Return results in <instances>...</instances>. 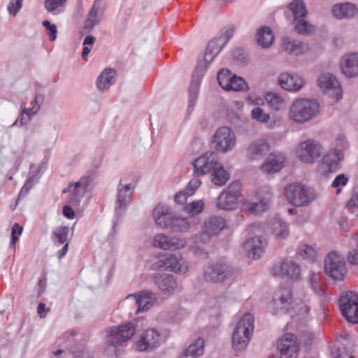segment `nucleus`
Wrapping results in <instances>:
<instances>
[{"label":"nucleus","instance_id":"nucleus-31","mask_svg":"<svg viewBox=\"0 0 358 358\" xmlns=\"http://www.w3.org/2000/svg\"><path fill=\"white\" fill-rule=\"evenodd\" d=\"M156 285L164 293L172 292L177 286L176 281L171 275H162L156 278Z\"/></svg>","mask_w":358,"mask_h":358},{"label":"nucleus","instance_id":"nucleus-49","mask_svg":"<svg viewBox=\"0 0 358 358\" xmlns=\"http://www.w3.org/2000/svg\"><path fill=\"white\" fill-rule=\"evenodd\" d=\"M248 88L245 81L241 77L234 75L229 86V91H243Z\"/></svg>","mask_w":358,"mask_h":358},{"label":"nucleus","instance_id":"nucleus-18","mask_svg":"<svg viewBox=\"0 0 358 358\" xmlns=\"http://www.w3.org/2000/svg\"><path fill=\"white\" fill-rule=\"evenodd\" d=\"M160 262L162 264L159 265V267H163L165 270L173 271L177 273L183 274L188 270V264L186 260L181 257H177L173 254L168 255L165 259Z\"/></svg>","mask_w":358,"mask_h":358},{"label":"nucleus","instance_id":"nucleus-4","mask_svg":"<svg viewBox=\"0 0 358 358\" xmlns=\"http://www.w3.org/2000/svg\"><path fill=\"white\" fill-rule=\"evenodd\" d=\"M254 330V317L250 313L245 314L238 321L232 335V344L236 350L246 348Z\"/></svg>","mask_w":358,"mask_h":358},{"label":"nucleus","instance_id":"nucleus-44","mask_svg":"<svg viewBox=\"0 0 358 358\" xmlns=\"http://www.w3.org/2000/svg\"><path fill=\"white\" fill-rule=\"evenodd\" d=\"M169 228L175 231L186 232L189 228V224L186 218L178 217L174 215Z\"/></svg>","mask_w":358,"mask_h":358},{"label":"nucleus","instance_id":"nucleus-43","mask_svg":"<svg viewBox=\"0 0 358 358\" xmlns=\"http://www.w3.org/2000/svg\"><path fill=\"white\" fill-rule=\"evenodd\" d=\"M234 75L228 69H222L217 73V80L221 87L229 91V86L231 83V80L233 78Z\"/></svg>","mask_w":358,"mask_h":358},{"label":"nucleus","instance_id":"nucleus-8","mask_svg":"<svg viewBox=\"0 0 358 358\" xmlns=\"http://www.w3.org/2000/svg\"><path fill=\"white\" fill-rule=\"evenodd\" d=\"M325 272L334 280H343L345 273V262L335 252H329L325 258Z\"/></svg>","mask_w":358,"mask_h":358},{"label":"nucleus","instance_id":"nucleus-41","mask_svg":"<svg viewBox=\"0 0 358 358\" xmlns=\"http://www.w3.org/2000/svg\"><path fill=\"white\" fill-rule=\"evenodd\" d=\"M289 8L292 11L294 20L299 17H305L307 10L302 0H294L289 4Z\"/></svg>","mask_w":358,"mask_h":358},{"label":"nucleus","instance_id":"nucleus-13","mask_svg":"<svg viewBox=\"0 0 358 358\" xmlns=\"http://www.w3.org/2000/svg\"><path fill=\"white\" fill-rule=\"evenodd\" d=\"M213 143L217 151L226 152L235 145V134L228 127H220L213 135Z\"/></svg>","mask_w":358,"mask_h":358},{"label":"nucleus","instance_id":"nucleus-3","mask_svg":"<svg viewBox=\"0 0 358 358\" xmlns=\"http://www.w3.org/2000/svg\"><path fill=\"white\" fill-rule=\"evenodd\" d=\"M106 351L115 355L118 353L119 347L131 338L135 333V327L131 322L117 327H113L107 331Z\"/></svg>","mask_w":358,"mask_h":358},{"label":"nucleus","instance_id":"nucleus-5","mask_svg":"<svg viewBox=\"0 0 358 358\" xmlns=\"http://www.w3.org/2000/svg\"><path fill=\"white\" fill-rule=\"evenodd\" d=\"M204 227L205 232L192 238V241L195 245H192L190 249L194 253H199L200 250H202L201 245L208 242L210 236L218 235L227 227V224L223 217L213 216L205 222Z\"/></svg>","mask_w":358,"mask_h":358},{"label":"nucleus","instance_id":"nucleus-22","mask_svg":"<svg viewBox=\"0 0 358 358\" xmlns=\"http://www.w3.org/2000/svg\"><path fill=\"white\" fill-rule=\"evenodd\" d=\"M285 161V157L282 153L272 152L268 156L261 169L264 173L278 172L283 167Z\"/></svg>","mask_w":358,"mask_h":358},{"label":"nucleus","instance_id":"nucleus-11","mask_svg":"<svg viewBox=\"0 0 358 358\" xmlns=\"http://www.w3.org/2000/svg\"><path fill=\"white\" fill-rule=\"evenodd\" d=\"M280 358H298L300 343L296 337L292 334H285L277 343Z\"/></svg>","mask_w":358,"mask_h":358},{"label":"nucleus","instance_id":"nucleus-17","mask_svg":"<svg viewBox=\"0 0 358 358\" xmlns=\"http://www.w3.org/2000/svg\"><path fill=\"white\" fill-rule=\"evenodd\" d=\"M217 162V157L215 153L206 152L193 162L194 174L202 176L211 172Z\"/></svg>","mask_w":358,"mask_h":358},{"label":"nucleus","instance_id":"nucleus-42","mask_svg":"<svg viewBox=\"0 0 358 358\" xmlns=\"http://www.w3.org/2000/svg\"><path fill=\"white\" fill-rule=\"evenodd\" d=\"M132 193L131 185L127 184L122 188H118L117 201L120 208L124 207L129 201Z\"/></svg>","mask_w":358,"mask_h":358},{"label":"nucleus","instance_id":"nucleus-61","mask_svg":"<svg viewBox=\"0 0 358 358\" xmlns=\"http://www.w3.org/2000/svg\"><path fill=\"white\" fill-rule=\"evenodd\" d=\"M315 334L309 331H305L301 335V340L306 345H310L315 338Z\"/></svg>","mask_w":358,"mask_h":358},{"label":"nucleus","instance_id":"nucleus-33","mask_svg":"<svg viewBox=\"0 0 358 358\" xmlns=\"http://www.w3.org/2000/svg\"><path fill=\"white\" fill-rule=\"evenodd\" d=\"M116 76L115 71L111 69H106L102 71L99 76L96 85L99 90H104L108 89L115 81Z\"/></svg>","mask_w":358,"mask_h":358},{"label":"nucleus","instance_id":"nucleus-46","mask_svg":"<svg viewBox=\"0 0 358 358\" xmlns=\"http://www.w3.org/2000/svg\"><path fill=\"white\" fill-rule=\"evenodd\" d=\"M243 207L252 214H258L264 212L268 208V201H262L259 203H245Z\"/></svg>","mask_w":358,"mask_h":358},{"label":"nucleus","instance_id":"nucleus-45","mask_svg":"<svg viewBox=\"0 0 358 358\" xmlns=\"http://www.w3.org/2000/svg\"><path fill=\"white\" fill-rule=\"evenodd\" d=\"M295 30L300 34H308L313 31L314 27L309 24L307 21L304 20V17H299L298 20H294Z\"/></svg>","mask_w":358,"mask_h":358},{"label":"nucleus","instance_id":"nucleus-60","mask_svg":"<svg viewBox=\"0 0 358 358\" xmlns=\"http://www.w3.org/2000/svg\"><path fill=\"white\" fill-rule=\"evenodd\" d=\"M189 192L187 190L181 191L178 192L175 196V201L179 204H184L188 196H189Z\"/></svg>","mask_w":358,"mask_h":358},{"label":"nucleus","instance_id":"nucleus-20","mask_svg":"<svg viewBox=\"0 0 358 358\" xmlns=\"http://www.w3.org/2000/svg\"><path fill=\"white\" fill-rule=\"evenodd\" d=\"M160 335L153 329L145 331L140 339L135 343L136 349L138 351H145L155 348L159 343Z\"/></svg>","mask_w":358,"mask_h":358},{"label":"nucleus","instance_id":"nucleus-35","mask_svg":"<svg viewBox=\"0 0 358 358\" xmlns=\"http://www.w3.org/2000/svg\"><path fill=\"white\" fill-rule=\"evenodd\" d=\"M222 38V36L209 42L204 55V59L206 62H211L215 56L221 50L222 45H220V41Z\"/></svg>","mask_w":358,"mask_h":358},{"label":"nucleus","instance_id":"nucleus-21","mask_svg":"<svg viewBox=\"0 0 358 358\" xmlns=\"http://www.w3.org/2000/svg\"><path fill=\"white\" fill-rule=\"evenodd\" d=\"M153 217L156 224L162 228H169L174 215L166 205L158 204L154 211Z\"/></svg>","mask_w":358,"mask_h":358},{"label":"nucleus","instance_id":"nucleus-26","mask_svg":"<svg viewBox=\"0 0 358 358\" xmlns=\"http://www.w3.org/2000/svg\"><path fill=\"white\" fill-rule=\"evenodd\" d=\"M343 158V154L342 152L333 149L323 157L322 161L329 171H335L338 169L339 163Z\"/></svg>","mask_w":358,"mask_h":358},{"label":"nucleus","instance_id":"nucleus-32","mask_svg":"<svg viewBox=\"0 0 358 358\" xmlns=\"http://www.w3.org/2000/svg\"><path fill=\"white\" fill-rule=\"evenodd\" d=\"M204 350V340L199 338L181 355L180 358H196L201 356Z\"/></svg>","mask_w":358,"mask_h":358},{"label":"nucleus","instance_id":"nucleus-38","mask_svg":"<svg viewBox=\"0 0 358 358\" xmlns=\"http://www.w3.org/2000/svg\"><path fill=\"white\" fill-rule=\"evenodd\" d=\"M265 99L268 106L275 110H280L285 108V101L283 98L276 93H267Z\"/></svg>","mask_w":358,"mask_h":358},{"label":"nucleus","instance_id":"nucleus-28","mask_svg":"<svg viewBox=\"0 0 358 358\" xmlns=\"http://www.w3.org/2000/svg\"><path fill=\"white\" fill-rule=\"evenodd\" d=\"M87 185V182H83V180L74 183L70 182L68 187L63 189L62 192L67 193L71 192L72 194L71 201L77 203L79 199L84 195Z\"/></svg>","mask_w":358,"mask_h":358},{"label":"nucleus","instance_id":"nucleus-23","mask_svg":"<svg viewBox=\"0 0 358 358\" xmlns=\"http://www.w3.org/2000/svg\"><path fill=\"white\" fill-rule=\"evenodd\" d=\"M341 69L342 73L348 77L358 76V53H350L343 56Z\"/></svg>","mask_w":358,"mask_h":358},{"label":"nucleus","instance_id":"nucleus-63","mask_svg":"<svg viewBox=\"0 0 358 358\" xmlns=\"http://www.w3.org/2000/svg\"><path fill=\"white\" fill-rule=\"evenodd\" d=\"M348 261L350 264H358V255L355 251H350L348 253Z\"/></svg>","mask_w":358,"mask_h":358},{"label":"nucleus","instance_id":"nucleus-14","mask_svg":"<svg viewBox=\"0 0 358 358\" xmlns=\"http://www.w3.org/2000/svg\"><path fill=\"white\" fill-rule=\"evenodd\" d=\"M271 272L274 276H282L297 280L301 276L299 266L290 259H283L273 266Z\"/></svg>","mask_w":358,"mask_h":358},{"label":"nucleus","instance_id":"nucleus-40","mask_svg":"<svg viewBox=\"0 0 358 358\" xmlns=\"http://www.w3.org/2000/svg\"><path fill=\"white\" fill-rule=\"evenodd\" d=\"M41 97L40 95L36 94L34 99L35 106L31 108H24L20 117V122L22 124H27L33 117L40 109V105L38 104V100Z\"/></svg>","mask_w":358,"mask_h":358},{"label":"nucleus","instance_id":"nucleus-10","mask_svg":"<svg viewBox=\"0 0 358 358\" xmlns=\"http://www.w3.org/2000/svg\"><path fill=\"white\" fill-rule=\"evenodd\" d=\"M322 151V147L317 141L308 139L299 144L296 154L302 162L313 163L320 158Z\"/></svg>","mask_w":358,"mask_h":358},{"label":"nucleus","instance_id":"nucleus-30","mask_svg":"<svg viewBox=\"0 0 358 358\" xmlns=\"http://www.w3.org/2000/svg\"><path fill=\"white\" fill-rule=\"evenodd\" d=\"M274 38V34L268 27H262L257 31V41L262 48H268L273 43Z\"/></svg>","mask_w":358,"mask_h":358},{"label":"nucleus","instance_id":"nucleus-50","mask_svg":"<svg viewBox=\"0 0 358 358\" xmlns=\"http://www.w3.org/2000/svg\"><path fill=\"white\" fill-rule=\"evenodd\" d=\"M252 117L262 123H266L269 121L270 116L268 114L265 113L259 107H255L251 112Z\"/></svg>","mask_w":358,"mask_h":358},{"label":"nucleus","instance_id":"nucleus-59","mask_svg":"<svg viewBox=\"0 0 358 358\" xmlns=\"http://www.w3.org/2000/svg\"><path fill=\"white\" fill-rule=\"evenodd\" d=\"M201 184V182L199 178H194L190 180L186 189L189 192V195L192 196Z\"/></svg>","mask_w":358,"mask_h":358},{"label":"nucleus","instance_id":"nucleus-2","mask_svg":"<svg viewBox=\"0 0 358 358\" xmlns=\"http://www.w3.org/2000/svg\"><path fill=\"white\" fill-rule=\"evenodd\" d=\"M320 111L317 101L309 99H297L292 103L289 118L297 123L306 122L315 117Z\"/></svg>","mask_w":358,"mask_h":358},{"label":"nucleus","instance_id":"nucleus-15","mask_svg":"<svg viewBox=\"0 0 358 358\" xmlns=\"http://www.w3.org/2000/svg\"><path fill=\"white\" fill-rule=\"evenodd\" d=\"M187 245L186 238L178 236H169L164 234H156L153 238L155 248L164 250H179Z\"/></svg>","mask_w":358,"mask_h":358},{"label":"nucleus","instance_id":"nucleus-51","mask_svg":"<svg viewBox=\"0 0 358 358\" xmlns=\"http://www.w3.org/2000/svg\"><path fill=\"white\" fill-rule=\"evenodd\" d=\"M95 41V38L92 36H87L83 41V50L82 52V57L85 60H87V56L91 51L92 46Z\"/></svg>","mask_w":358,"mask_h":358},{"label":"nucleus","instance_id":"nucleus-64","mask_svg":"<svg viewBox=\"0 0 358 358\" xmlns=\"http://www.w3.org/2000/svg\"><path fill=\"white\" fill-rule=\"evenodd\" d=\"M38 313L41 317L44 318L46 315L45 312V304L43 303H40L38 306Z\"/></svg>","mask_w":358,"mask_h":358},{"label":"nucleus","instance_id":"nucleus-56","mask_svg":"<svg viewBox=\"0 0 358 358\" xmlns=\"http://www.w3.org/2000/svg\"><path fill=\"white\" fill-rule=\"evenodd\" d=\"M310 284H311V286L313 287V289H314V291L320 296H324V299L323 301H328V299L327 298V296L324 295V292L322 290V287L320 286H318L317 285V276L316 275H313L311 278H310Z\"/></svg>","mask_w":358,"mask_h":358},{"label":"nucleus","instance_id":"nucleus-29","mask_svg":"<svg viewBox=\"0 0 358 358\" xmlns=\"http://www.w3.org/2000/svg\"><path fill=\"white\" fill-rule=\"evenodd\" d=\"M211 172V180L215 185L222 186L229 179V174L218 162H217Z\"/></svg>","mask_w":358,"mask_h":358},{"label":"nucleus","instance_id":"nucleus-47","mask_svg":"<svg viewBox=\"0 0 358 358\" xmlns=\"http://www.w3.org/2000/svg\"><path fill=\"white\" fill-rule=\"evenodd\" d=\"M69 228L66 226L57 227L52 232V236L56 238L60 244H66L68 242Z\"/></svg>","mask_w":358,"mask_h":358},{"label":"nucleus","instance_id":"nucleus-16","mask_svg":"<svg viewBox=\"0 0 358 358\" xmlns=\"http://www.w3.org/2000/svg\"><path fill=\"white\" fill-rule=\"evenodd\" d=\"M317 85L324 93L329 94L336 101L341 99L342 90L338 81L329 73L322 74L317 80Z\"/></svg>","mask_w":358,"mask_h":358},{"label":"nucleus","instance_id":"nucleus-39","mask_svg":"<svg viewBox=\"0 0 358 358\" xmlns=\"http://www.w3.org/2000/svg\"><path fill=\"white\" fill-rule=\"evenodd\" d=\"M100 0H95L94 4L88 13L87 19L85 22V27L92 29L99 23L98 11L99 8Z\"/></svg>","mask_w":358,"mask_h":358},{"label":"nucleus","instance_id":"nucleus-55","mask_svg":"<svg viewBox=\"0 0 358 358\" xmlns=\"http://www.w3.org/2000/svg\"><path fill=\"white\" fill-rule=\"evenodd\" d=\"M43 25L45 27L49 35L50 41H55L57 38V29L55 24H51L48 20H44Z\"/></svg>","mask_w":358,"mask_h":358},{"label":"nucleus","instance_id":"nucleus-58","mask_svg":"<svg viewBox=\"0 0 358 358\" xmlns=\"http://www.w3.org/2000/svg\"><path fill=\"white\" fill-rule=\"evenodd\" d=\"M348 182V178L344 174L337 176L332 182L331 186L337 188L341 186H345Z\"/></svg>","mask_w":358,"mask_h":358},{"label":"nucleus","instance_id":"nucleus-52","mask_svg":"<svg viewBox=\"0 0 358 358\" xmlns=\"http://www.w3.org/2000/svg\"><path fill=\"white\" fill-rule=\"evenodd\" d=\"M23 232V227L17 223L13 225L11 235H10V245L13 248H15V244L18 241V238Z\"/></svg>","mask_w":358,"mask_h":358},{"label":"nucleus","instance_id":"nucleus-54","mask_svg":"<svg viewBox=\"0 0 358 358\" xmlns=\"http://www.w3.org/2000/svg\"><path fill=\"white\" fill-rule=\"evenodd\" d=\"M67 0H45L44 6L48 12H52L66 3Z\"/></svg>","mask_w":358,"mask_h":358},{"label":"nucleus","instance_id":"nucleus-1","mask_svg":"<svg viewBox=\"0 0 358 358\" xmlns=\"http://www.w3.org/2000/svg\"><path fill=\"white\" fill-rule=\"evenodd\" d=\"M301 309L303 314H307L308 307L306 303L299 304L294 301L289 289L281 287L273 295L271 310L273 315L285 313L290 309Z\"/></svg>","mask_w":358,"mask_h":358},{"label":"nucleus","instance_id":"nucleus-48","mask_svg":"<svg viewBox=\"0 0 358 358\" xmlns=\"http://www.w3.org/2000/svg\"><path fill=\"white\" fill-rule=\"evenodd\" d=\"M204 208V203L202 200H197L186 205L184 210L190 215L194 216L201 213Z\"/></svg>","mask_w":358,"mask_h":358},{"label":"nucleus","instance_id":"nucleus-37","mask_svg":"<svg viewBox=\"0 0 358 358\" xmlns=\"http://www.w3.org/2000/svg\"><path fill=\"white\" fill-rule=\"evenodd\" d=\"M282 45L284 50L292 54H299L303 52V45L299 41L291 40L289 38H283Z\"/></svg>","mask_w":358,"mask_h":358},{"label":"nucleus","instance_id":"nucleus-24","mask_svg":"<svg viewBox=\"0 0 358 358\" xmlns=\"http://www.w3.org/2000/svg\"><path fill=\"white\" fill-rule=\"evenodd\" d=\"M270 144L265 139L261 138L250 144L247 150L248 157L258 159L264 157L270 150Z\"/></svg>","mask_w":358,"mask_h":358},{"label":"nucleus","instance_id":"nucleus-7","mask_svg":"<svg viewBox=\"0 0 358 358\" xmlns=\"http://www.w3.org/2000/svg\"><path fill=\"white\" fill-rule=\"evenodd\" d=\"M241 192V183L238 181L231 182L218 196L216 203L217 207L226 210H231L236 208Z\"/></svg>","mask_w":358,"mask_h":358},{"label":"nucleus","instance_id":"nucleus-34","mask_svg":"<svg viewBox=\"0 0 358 358\" xmlns=\"http://www.w3.org/2000/svg\"><path fill=\"white\" fill-rule=\"evenodd\" d=\"M136 299V305L138 306L137 312L148 310L152 305L155 300L154 294L149 291H144L135 296Z\"/></svg>","mask_w":358,"mask_h":358},{"label":"nucleus","instance_id":"nucleus-62","mask_svg":"<svg viewBox=\"0 0 358 358\" xmlns=\"http://www.w3.org/2000/svg\"><path fill=\"white\" fill-rule=\"evenodd\" d=\"M63 214L68 219H73L75 215L73 209L69 206L63 207Z\"/></svg>","mask_w":358,"mask_h":358},{"label":"nucleus","instance_id":"nucleus-36","mask_svg":"<svg viewBox=\"0 0 358 358\" xmlns=\"http://www.w3.org/2000/svg\"><path fill=\"white\" fill-rule=\"evenodd\" d=\"M272 234L277 238H284L289 234L287 224L280 218H275L271 226Z\"/></svg>","mask_w":358,"mask_h":358},{"label":"nucleus","instance_id":"nucleus-53","mask_svg":"<svg viewBox=\"0 0 358 358\" xmlns=\"http://www.w3.org/2000/svg\"><path fill=\"white\" fill-rule=\"evenodd\" d=\"M300 255L303 259L313 261L316 257V250L313 247L305 245L303 248L300 250Z\"/></svg>","mask_w":358,"mask_h":358},{"label":"nucleus","instance_id":"nucleus-9","mask_svg":"<svg viewBox=\"0 0 358 358\" xmlns=\"http://www.w3.org/2000/svg\"><path fill=\"white\" fill-rule=\"evenodd\" d=\"M285 193L287 201L294 206L306 205L313 199L310 190L298 183L287 185L285 189Z\"/></svg>","mask_w":358,"mask_h":358},{"label":"nucleus","instance_id":"nucleus-19","mask_svg":"<svg viewBox=\"0 0 358 358\" xmlns=\"http://www.w3.org/2000/svg\"><path fill=\"white\" fill-rule=\"evenodd\" d=\"M266 244V241L261 237L251 238L243 243V249L248 257L257 259L264 254Z\"/></svg>","mask_w":358,"mask_h":358},{"label":"nucleus","instance_id":"nucleus-6","mask_svg":"<svg viewBox=\"0 0 358 358\" xmlns=\"http://www.w3.org/2000/svg\"><path fill=\"white\" fill-rule=\"evenodd\" d=\"M343 315L351 323H358V294L352 291L343 293L339 299Z\"/></svg>","mask_w":358,"mask_h":358},{"label":"nucleus","instance_id":"nucleus-25","mask_svg":"<svg viewBox=\"0 0 358 358\" xmlns=\"http://www.w3.org/2000/svg\"><path fill=\"white\" fill-rule=\"evenodd\" d=\"M278 82L282 88L288 91H298L304 84L301 77L288 73H281L279 76Z\"/></svg>","mask_w":358,"mask_h":358},{"label":"nucleus","instance_id":"nucleus-57","mask_svg":"<svg viewBox=\"0 0 358 358\" xmlns=\"http://www.w3.org/2000/svg\"><path fill=\"white\" fill-rule=\"evenodd\" d=\"M22 1L23 0H15V2H13V1H10L7 8L8 13L13 15H16L22 7Z\"/></svg>","mask_w":358,"mask_h":358},{"label":"nucleus","instance_id":"nucleus-27","mask_svg":"<svg viewBox=\"0 0 358 358\" xmlns=\"http://www.w3.org/2000/svg\"><path fill=\"white\" fill-rule=\"evenodd\" d=\"M333 15L338 19L354 17L358 13L356 7L352 3H338L332 8Z\"/></svg>","mask_w":358,"mask_h":358},{"label":"nucleus","instance_id":"nucleus-12","mask_svg":"<svg viewBox=\"0 0 358 358\" xmlns=\"http://www.w3.org/2000/svg\"><path fill=\"white\" fill-rule=\"evenodd\" d=\"M231 274L230 267L225 263L217 262L210 264L203 270V278L206 282L219 283Z\"/></svg>","mask_w":358,"mask_h":358}]
</instances>
